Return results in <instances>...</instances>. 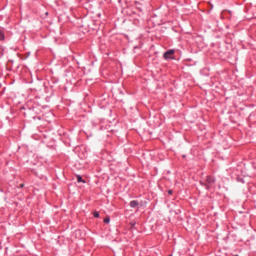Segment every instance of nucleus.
<instances>
[{
  "label": "nucleus",
  "instance_id": "423d86ee",
  "mask_svg": "<svg viewBox=\"0 0 256 256\" xmlns=\"http://www.w3.org/2000/svg\"><path fill=\"white\" fill-rule=\"evenodd\" d=\"M111 222V219L109 218V217H106L105 219H104V223L105 224H109Z\"/></svg>",
  "mask_w": 256,
  "mask_h": 256
},
{
  "label": "nucleus",
  "instance_id": "f257e3e1",
  "mask_svg": "<svg viewBox=\"0 0 256 256\" xmlns=\"http://www.w3.org/2000/svg\"><path fill=\"white\" fill-rule=\"evenodd\" d=\"M206 184L205 187H207V190L210 189V186L215 183L214 178L211 176H207V179L205 180Z\"/></svg>",
  "mask_w": 256,
  "mask_h": 256
},
{
  "label": "nucleus",
  "instance_id": "20e7f679",
  "mask_svg": "<svg viewBox=\"0 0 256 256\" xmlns=\"http://www.w3.org/2000/svg\"><path fill=\"white\" fill-rule=\"evenodd\" d=\"M76 178H77V182H78V183L85 184V181L83 180V178H81L80 175H76Z\"/></svg>",
  "mask_w": 256,
  "mask_h": 256
},
{
  "label": "nucleus",
  "instance_id": "39448f33",
  "mask_svg": "<svg viewBox=\"0 0 256 256\" xmlns=\"http://www.w3.org/2000/svg\"><path fill=\"white\" fill-rule=\"evenodd\" d=\"M0 41H5V34L0 32Z\"/></svg>",
  "mask_w": 256,
  "mask_h": 256
},
{
  "label": "nucleus",
  "instance_id": "f03ea898",
  "mask_svg": "<svg viewBox=\"0 0 256 256\" xmlns=\"http://www.w3.org/2000/svg\"><path fill=\"white\" fill-rule=\"evenodd\" d=\"M173 55H175V50H168L164 53V59H173Z\"/></svg>",
  "mask_w": 256,
  "mask_h": 256
},
{
  "label": "nucleus",
  "instance_id": "0eeeda50",
  "mask_svg": "<svg viewBox=\"0 0 256 256\" xmlns=\"http://www.w3.org/2000/svg\"><path fill=\"white\" fill-rule=\"evenodd\" d=\"M93 216L94 218H99L100 217L99 212H93Z\"/></svg>",
  "mask_w": 256,
  "mask_h": 256
},
{
  "label": "nucleus",
  "instance_id": "1a4fd4ad",
  "mask_svg": "<svg viewBox=\"0 0 256 256\" xmlns=\"http://www.w3.org/2000/svg\"><path fill=\"white\" fill-rule=\"evenodd\" d=\"M23 187H25V184H20V188H23Z\"/></svg>",
  "mask_w": 256,
  "mask_h": 256
},
{
  "label": "nucleus",
  "instance_id": "7ed1b4c3",
  "mask_svg": "<svg viewBox=\"0 0 256 256\" xmlns=\"http://www.w3.org/2000/svg\"><path fill=\"white\" fill-rule=\"evenodd\" d=\"M139 205V203L136 200H133L130 202V207L131 208H136Z\"/></svg>",
  "mask_w": 256,
  "mask_h": 256
},
{
  "label": "nucleus",
  "instance_id": "6e6552de",
  "mask_svg": "<svg viewBox=\"0 0 256 256\" xmlns=\"http://www.w3.org/2000/svg\"><path fill=\"white\" fill-rule=\"evenodd\" d=\"M168 195H173V190H168Z\"/></svg>",
  "mask_w": 256,
  "mask_h": 256
}]
</instances>
